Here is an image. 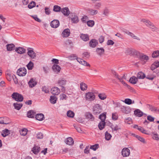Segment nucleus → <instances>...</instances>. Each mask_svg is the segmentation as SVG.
I'll return each instance as SVG.
<instances>
[{"label":"nucleus","instance_id":"f257e3e1","mask_svg":"<svg viewBox=\"0 0 159 159\" xmlns=\"http://www.w3.org/2000/svg\"><path fill=\"white\" fill-rule=\"evenodd\" d=\"M11 97L16 101L19 102H22L24 98L22 95L16 92L13 93Z\"/></svg>","mask_w":159,"mask_h":159},{"label":"nucleus","instance_id":"f03ea898","mask_svg":"<svg viewBox=\"0 0 159 159\" xmlns=\"http://www.w3.org/2000/svg\"><path fill=\"white\" fill-rule=\"evenodd\" d=\"M7 50H19L20 49L21 50H25L26 47L25 48L22 47H15L14 44L13 43L8 44L6 45Z\"/></svg>","mask_w":159,"mask_h":159},{"label":"nucleus","instance_id":"7ed1b4c3","mask_svg":"<svg viewBox=\"0 0 159 159\" xmlns=\"http://www.w3.org/2000/svg\"><path fill=\"white\" fill-rule=\"evenodd\" d=\"M102 108L100 105L97 104L95 105L93 108V112L94 114H99L101 111Z\"/></svg>","mask_w":159,"mask_h":159},{"label":"nucleus","instance_id":"20e7f679","mask_svg":"<svg viewBox=\"0 0 159 159\" xmlns=\"http://www.w3.org/2000/svg\"><path fill=\"white\" fill-rule=\"evenodd\" d=\"M85 98L87 100L92 101L95 99V96L93 93L89 92L86 94Z\"/></svg>","mask_w":159,"mask_h":159},{"label":"nucleus","instance_id":"39448f33","mask_svg":"<svg viewBox=\"0 0 159 159\" xmlns=\"http://www.w3.org/2000/svg\"><path fill=\"white\" fill-rule=\"evenodd\" d=\"M69 17L71 22L73 23L76 24L79 21L78 17L75 14L70 15Z\"/></svg>","mask_w":159,"mask_h":159},{"label":"nucleus","instance_id":"423d86ee","mask_svg":"<svg viewBox=\"0 0 159 159\" xmlns=\"http://www.w3.org/2000/svg\"><path fill=\"white\" fill-rule=\"evenodd\" d=\"M27 73V70L25 68H19L17 71V74L19 76H24Z\"/></svg>","mask_w":159,"mask_h":159},{"label":"nucleus","instance_id":"0eeeda50","mask_svg":"<svg viewBox=\"0 0 159 159\" xmlns=\"http://www.w3.org/2000/svg\"><path fill=\"white\" fill-rule=\"evenodd\" d=\"M121 153L123 157H127L130 154V151L128 148H125L122 149Z\"/></svg>","mask_w":159,"mask_h":159},{"label":"nucleus","instance_id":"6e6552de","mask_svg":"<svg viewBox=\"0 0 159 159\" xmlns=\"http://www.w3.org/2000/svg\"><path fill=\"white\" fill-rule=\"evenodd\" d=\"M123 32L127 34L128 35H129L132 38L134 39H137L138 40H140V39L137 36H135L133 33H131L129 32V31L127 30H125L123 31Z\"/></svg>","mask_w":159,"mask_h":159},{"label":"nucleus","instance_id":"1a4fd4ad","mask_svg":"<svg viewBox=\"0 0 159 159\" xmlns=\"http://www.w3.org/2000/svg\"><path fill=\"white\" fill-rule=\"evenodd\" d=\"M60 23L58 20H54L51 23L50 25L53 28H57L59 25Z\"/></svg>","mask_w":159,"mask_h":159},{"label":"nucleus","instance_id":"9d476101","mask_svg":"<svg viewBox=\"0 0 159 159\" xmlns=\"http://www.w3.org/2000/svg\"><path fill=\"white\" fill-rule=\"evenodd\" d=\"M51 92L53 95H58L60 93V90L57 87H54L52 89Z\"/></svg>","mask_w":159,"mask_h":159},{"label":"nucleus","instance_id":"9b49d317","mask_svg":"<svg viewBox=\"0 0 159 159\" xmlns=\"http://www.w3.org/2000/svg\"><path fill=\"white\" fill-rule=\"evenodd\" d=\"M70 30L68 29L64 30L61 34V35L63 37H67L70 36Z\"/></svg>","mask_w":159,"mask_h":159},{"label":"nucleus","instance_id":"f8f14e48","mask_svg":"<svg viewBox=\"0 0 159 159\" xmlns=\"http://www.w3.org/2000/svg\"><path fill=\"white\" fill-rule=\"evenodd\" d=\"M129 52V53L132 55L135 56L137 57H139L141 53L137 50H128Z\"/></svg>","mask_w":159,"mask_h":159},{"label":"nucleus","instance_id":"ddd939ff","mask_svg":"<svg viewBox=\"0 0 159 159\" xmlns=\"http://www.w3.org/2000/svg\"><path fill=\"white\" fill-rule=\"evenodd\" d=\"M61 11L64 15L66 16L69 15L70 12L69 8L67 7L62 8Z\"/></svg>","mask_w":159,"mask_h":159},{"label":"nucleus","instance_id":"4468645a","mask_svg":"<svg viewBox=\"0 0 159 159\" xmlns=\"http://www.w3.org/2000/svg\"><path fill=\"white\" fill-rule=\"evenodd\" d=\"M65 142L67 144L70 145H73L74 143L73 139L70 137L66 138Z\"/></svg>","mask_w":159,"mask_h":159},{"label":"nucleus","instance_id":"2eb2a0df","mask_svg":"<svg viewBox=\"0 0 159 159\" xmlns=\"http://www.w3.org/2000/svg\"><path fill=\"white\" fill-rule=\"evenodd\" d=\"M134 114L137 116L140 117L143 115V112L139 109H136L134 111Z\"/></svg>","mask_w":159,"mask_h":159},{"label":"nucleus","instance_id":"dca6fc26","mask_svg":"<svg viewBox=\"0 0 159 159\" xmlns=\"http://www.w3.org/2000/svg\"><path fill=\"white\" fill-rule=\"evenodd\" d=\"M40 147L39 146L34 145L32 151L35 154H37L40 151Z\"/></svg>","mask_w":159,"mask_h":159},{"label":"nucleus","instance_id":"f3484780","mask_svg":"<svg viewBox=\"0 0 159 159\" xmlns=\"http://www.w3.org/2000/svg\"><path fill=\"white\" fill-rule=\"evenodd\" d=\"M77 61L80 64L86 66H90V65L89 64L87 63V62L83 59L79 58L77 59Z\"/></svg>","mask_w":159,"mask_h":159},{"label":"nucleus","instance_id":"a211bd4d","mask_svg":"<svg viewBox=\"0 0 159 159\" xmlns=\"http://www.w3.org/2000/svg\"><path fill=\"white\" fill-rule=\"evenodd\" d=\"M98 43V40L95 39H92L91 40L89 43L90 47L92 48L95 47Z\"/></svg>","mask_w":159,"mask_h":159},{"label":"nucleus","instance_id":"6ab92c4d","mask_svg":"<svg viewBox=\"0 0 159 159\" xmlns=\"http://www.w3.org/2000/svg\"><path fill=\"white\" fill-rule=\"evenodd\" d=\"M52 69L54 72L58 73L60 72L61 68L59 66L54 64L52 66Z\"/></svg>","mask_w":159,"mask_h":159},{"label":"nucleus","instance_id":"aec40b11","mask_svg":"<svg viewBox=\"0 0 159 159\" xmlns=\"http://www.w3.org/2000/svg\"><path fill=\"white\" fill-rule=\"evenodd\" d=\"M36 112L32 110L29 111L27 113V116L29 118H34Z\"/></svg>","mask_w":159,"mask_h":159},{"label":"nucleus","instance_id":"412c9836","mask_svg":"<svg viewBox=\"0 0 159 159\" xmlns=\"http://www.w3.org/2000/svg\"><path fill=\"white\" fill-rule=\"evenodd\" d=\"M85 116L86 119L90 120L91 121H93L94 120V118L92 114L90 112H86L85 114Z\"/></svg>","mask_w":159,"mask_h":159},{"label":"nucleus","instance_id":"4be33fe9","mask_svg":"<svg viewBox=\"0 0 159 159\" xmlns=\"http://www.w3.org/2000/svg\"><path fill=\"white\" fill-rule=\"evenodd\" d=\"M138 81V78L135 76H132L129 80V82L130 83L134 84H136Z\"/></svg>","mask_w":159,"mask_h":159},{"label":"nucleus","instance_id":"5701e85b","mask_svg":"<svg viewBox=\"0 0 159 159\" xmlns=\"http://www.w3.org/2000/svg\"><path fill=\"white\" fill-rule=\"evenodd\" d=\"M138 79H144L146 77V76L144 73L142 71L139 72L137 75Z\"/></svg>","mask_w":159,"mask_h":159},{"label":"nucleus","instance_id":"b1692460","mask_svg":"<svg viewBox=\"0 0 159 159\" xmlns=\"http://www.w3.org/2000/svg\"><path fill=\"white\" fill-rule=\"evenodd\" d=\"M28 84L29 86L32 88L37 84V82L34 79L32 78L29 82Z\"/></svg>","mask_w":159,"mask_h":159},{"label":"nucleus","instance_id":"393cba45","mask_svg":"<svg viewBox=\"0 0 159 159\" xmlns=\"http://www.w3.org/2000/svg\"><path fill=\"white\" fill-rule=\"evenodd\" d=\"M80 37L84 41H87L89 40V36L87 34H81Z\"/></svg>","mask_w":159,"mask_h":159},{"label":"nucleus","instance_id":"a878e982","mask_svg":"<svg viewBox=\"0 0 159 159\" xmlns=\"http://www.w3.org/2000/svg\"><path fill=\"white\" fill-rule=\"evenodd\" d=\"M35 118L37 120L41 121L44 118V115L41 113L37 114L35 115Z\"/></svg>","mask_w":159,"mask_h":159},{"label":"nucleus","instance_id":"bb28decb","mask_svg":"<svg viewBox=\"0 0 159 159\" xmlns=\"http://www.w3.org/2000/svg\"><path fill=\"white\" fill-rule=\"evenodd\" d=\"M10 133V131L7 129L3 130L2 133V136L5 137L8 135Z\"/></svg>","mask_w":159,"mask_h":159},{"label":"nucleus","instance_id":"cd10ccee","mask_svg":"<svg viewBox=\"0 0 159 159\" xmlns=\"http://www.w3.org/2000/svg\"><path fill=\"white\" fill-rule=\"evenodd\" d=\"M142 21L148 27H149L152 24L150 21L146 19H143L142 20Z\"/></svg>","mask_w":159,"mask_h":159},{"label":"nucleus","instance_id":"c85d7f7f","mask_svg":"<svg viewBox=\"0 0 159 159\" xmlns=\"http://www.w3.org/2000/svg\"><path fill=\"white\" fill-rule=\"evenodd\" d=\"M149 27L153 31H156L159 33V29L156 27L152 23Z\"/></svg>","mask_w":159,"mask_h":159},{"label":"nucleus","instance_id":"c756f323","mask_svg":"<svg viewBox=\"0 0 159 159\" xmlns=\"http://www.w3.org/2000/svg\"><path fill=\"white\" fill-rule=\"evenodd\" d=\"M22 106L23 105L22 103H16L13 104V106H14L15 108L18 110L20 109Z\"/></svg>","mask_w":159,"mask_h":159},{"label":"nucleus","instance_id":"7c9ffc66","mask_svg":"<svg viewBox=\"0 0 159 159\" xmlns=\"http://www.w3.org/2000/svg\"><path fill=\"white\" fill-rule=\"evenodd\" d=\"M28 55L32 58H34L36 56L34 50H28Z\"/></svg>","mask_w":159,"mask_h":159},{"label":"nucleus","instance_id":"2f4dec72","mask_svg":"<svg viewBox=\"0 0 159 159\" xmlns=\"http://www.w3.org/2000/svg\"><path fill=\"white\" fill-rule=\"evenodd\" d=\"M106 113H103L100 115L99 118L101 120V121L105 122V120L106 117Z\"/></svg>","mask_w":159,"mask_h":159},{"label":"nucleus","instance_id":"473e14b6","mask_svg":"<svg viewBox=\"0 0 159 159\" xmlns=\"http://www.w3.org/2000/svg\"><path fill=\"white\" fill-rule=\"evenodd\" d=\"M87 85L83 82H82L80 84V88L82 91L85 90L87 88Z\"/></svg>","mask_w":159,"mask_h":159},{"label":"nucleus","instance_id":"72a5a7b5","mask_svg":"<svg viewBox=\"0 0 159 159\" xmlns=\"http://www.w3.org/2000/svg\"><path fill=\"white\" fill-rule=\"evenodd\" d=\"M57 100V98L54 96H51L50 99V102L53 104H55Z\"/></svg>","mask_w":159,"mask_h":159},{"label":"nucleus","instance_id":"f704fd0d","mask_svg":"<svg viewBox=\"0 0 159 159\" xmlns=\"http://www.w3.org/2000/svg\"><path fill=\"white\" fill-rule=\"evenodd\" d=\"M88 11H89L90 14L92 15H96L98 12L97 10L90 8L88 9Z\"/></svg>","mask_w":159,"mask_h":159},{"label":"nucleus","instance_id":"c9c22d12","mask_svg":"<svg viewBox=\"0 0 159 159\" xmlns=\"http://www.w3.org/2000/svg\"><path fill=\"white\" fill-rule=\"evenodd\" d=\"M66 81L65 80L61 79L58 80V83L60 86L65 85L66 84Z\"/></svg>","mask_w":159,"mask_h":159},{"label":"nucleus","instance_id":"e433bc0d","mask_svg":"<svg viewBox=\"0 0 159 159\" xmlns=\"http://www.w3.org/2000/svg\"><path fill=\"white\" fill-rule=\"evenodd\" d=\"M28 130L25 128L22 129L20 132V134L23 136H25L27 134Z\"/></svg>","mask_w":159,"mask_h":159},{"label":"nucleus","instance_id":"4c0bfd02","mask_svg":"<svg viewBox=\"0 0 159 159\" xmlns=\"http://www.w3.org/2000/svg\"><path fill=\"white\" fill-rule=\"evenodd\" d=\"M67 116L70 118H73L75 115L74 113L71 111H68L67 113Z\"/></svg>","mask_w":159,"mask_h":159},{"label":"nucleus","instance_id":"58836bf2","mask_svg":"<svg viewBox=\"0 0 159 159\" xmlns=\"http://www.w3.org/2000/svg\"><path fill=\"white\" fill-rule=\"evenodd\" d=\"M105 125V122L101 121L98 124V128L100 130H102L104 128Z\"/></svg>","mask_w":159,"mask_h":159},{"label":"nucleus","instance_id":"ea45409f","mask_svg":"<svg viewBox=\"0 0 159 159\" xmlns=\"http://www.w3.org/2000/svg\"><path fill=\"white\" fill-rule=\"evenodd\" d=\"M27 67L28 70H32L34 67L33 63L31 61H30L29 63L27 65Z\"/></svg>","mask_w":159,"mask_h":159},{"label":"nucleus","instance_id":"a19ab883","mask_svg":"<svg viewBox=\"0 0 159 159\" xmlns=\"http://www.w3.org/2000/svg\"><path fill=\"white\" fill-rule=\"evenodd\" d=\"M121 111L123 112L126 114L129 113V111L127 110V108L124 106H121Z\"/></svg>","mask_w":159,"mask_h":159},{"label":"nucleus","instance_id":"79ce46f5","mask_svg":"<svg viewBox=\"0 0 159 159\" xmlns=\"http://www.w3.org/2000/svg\"><path fill=\"white\" fill-rule=\"evenodd\" d=\"M36 4V3L35 2L32 1L28 5V7L29 9H31L35 7Z\"/></svg>","mask_w":159,"mask_h":159},{"label":"nucleus","instance_id":"37998d69","mask_svg":"<svg viewBox=\"0 0 159 159\" xmlns=\"http://www.w3.org/2000/svg\"><path fill=\"white\" fill-rule=\"evenodd\" d=\"M6 78L8 81H11L12 78L11 74L10 72H7L6 73Z\"/></svg>","mask_w":159,"mask_h":159},{"label":"nucleus","instance_id":"c03bdc74","mask_svg":"<svg viewBox=\"0 0 159 159\" xmlns=\"http://www.w3.org/2000/svg\"><path fill=\"white\" fill-rule=\"evenodd\" d=\"M61 9L60 7L57 5L54 6L53 10L55 12H58L61 11Z\"/></svg>","mask_w":159,"mask_h":159},{"label":"nucleus","instance_id":"a18cd8bd","mask_svg":"<svg viewBox=\"0 0 159 159\" xmlns=\"http://www.w3.org/2000/svg\"><path fill=\"white\" fill-rule=\"evenodd\" d=\"M111 135L106 131L105 133V138L106 140H109L111 139Z\"/></svg>","mask_w":159,"mask_h":159},{"label":"nucleus","instance_id":"49530a36","mask_svg":"<svg viewBox=\"0 0 159 159\" xmlns=\"http://www.w3.org/2000/svg\"><path fill=\"white\" fill-rule=\"evenodd\" d=\"M121 101L128 105L132 104L131 99L129 98H126L124 100H121Z\"/></svg>","mask_w":159,"mask_h":159},{"label":"nucleus","instance_id":"de8ad7c7","mask_svg":"<svg viewBox=\"0 0 159 159\" xmlns=\"http://www.w3.org/2000/svg\"><path fill=\"white\" fill-rule=\"evenodd\" d=\"M138 130H139L143 133L146 134H149L147 133V131L146 130L144 129L143 127H139V128H138Z\"/></svg>","mask_w":159,"mask_h":159},{"label":"nucleus","instance_id":"09e8293b","mask_svg":"<svg viewBox=\"0 0 159 159\" xmlns=\"http://www.w3.org/2000/svg\"><path fill=\"white\" fill-rule=\"evenodd\" d=\"M139 57H140L141 60H148L149 59L148 57V56L142 54H141Z\"/></svg>","mask_w":159,"mask_h":159},{"label":"nucleus","instance_id":"8fccbe9b","mask_svg":"<svg viewBox=\"0 0 159 159\" xmlns=\"http://www.w3.org/2000/svg\"><path fill=\"white\" fill-rule=\"evenodd\" d=\"M159 55V50L154 51L152 54V57L156 58Z\"/></svg>","mask_w":159,"mask_h":159},{"label":"nucleus","instance_id":"3c124183","mask_svg":"<svg viewBox=\"0 0 159 159\" xmlns=\"http://www.w3.org/2000/svg\"><path fill=\"white\" fill-rule=\"evenodd\" d=\"M94 24V22L92 20H90L87 22V25L90 27H93Z\"/></svg>","mask_w":159,"mask_h":159},{"label":"nucleus","instance_id":"603ef678","mask_svg":"<svg viewBox=\"0 0 159 159\" xmlns=\"http://www.w3.org/2000/svg\"><path fill=\"white\" fill-rule=\"evenodd\" d=\"M99 145L98 144H96L94 145L90 146V148L93 150L94 151H95L98 148Z\"/></svg>","mask_w":159,"mask_h":159},{"label":"nucleus","instance_id":"864d4df0","mask_svg":"<svg viewBox=\"0 0 159 159\" xmlns=\"http://www.w3.org/2000/svg\"><path fill=\"white\" fill-rule=\"evenodd\" d=\"M68 57L69 59H70L71 60H73L76 59L77 60V59L78 58L77 57V56L75 54H72L69 56Z\"/></svg>","mask_w":159,"mask_h":159},{"label":"nucleus","instance_id":"5fc2aeb1","mask_svg":"<svg viewBox=\"0 0 159 159\" xmlns=\"http://www.w3.org/2000/svg\"><path fill=\"white\" fill-rule=\"evenodd\" d=\"M90 56V53L87 52H85L83 53V57L84 58H89Z\"/></svg>","mask_w":159,"mask_h":159},{"label":"nucleus","instance_id":"6e6d98bb","mask_svg":"<svg viewBox=\"0 0 159 159\" xmlns=\"http://www.w3.org/2000/svg\"><path fill=\"white\" fill-rule=\"evenodd\" d=\"M148 105L149 106V108L150 110L152 111L156 112L157 108L156 107L151 105L149 104H148Z\"/></svg>","mask_w":159,"mask_h":159},{"label":"nucleus","instance_id":"4d7b16f0","mask_svg":"<svg viewBox=\"0 0 159 159\" xmlns=\"http://www.w3.org/2000/svg\"><path fill=\"white\" fill-rule=\"evenodd\" d=\"M152 136L153 139L157 140H159V137L157 134L152 133Z\"/></svg>","mask_w":159,"mask_h":159},{"label":"nucleus","instance_id":"13d9d810","mask_svg":"<svg viewBox=\"0 0 159 159\" xmlns=\"http://www.w3.org/2000/svg\"><path fill=\"white\" fill-rule=\"evenodd\" d=\"M98 97L101 99L102 100H104L107 98L106 96L104 94H98Z\"/></svg>","mask_w":159,"mask_h":159},{"label":"nucleus","instance_id":"bf43d9fd","mask_svg":"<svg viewBox=\"0 0 159 159\" xmlns=\"http://www.w3.org/2000/svg\"><path fill=\"white\" fill-rule=\"evenodd\" d=\"M111 128L113 130L116 131L120 129V128L118 125H116L115 126L113 125H112L111 126Z\"/></svg>","mask_w":159,"mask_h":159},{"label":"nucleus","instance_id":"052dcab7","mask_svg":"<svg viewBox=\"0 0 159 159\" xmlns=\"http://www.w3.org/2000/svg\"><path fill=\"white\" fill-rule=\"evenodd\" d=\"M66 95L64 93L61 94L60 96V98L61 100H66Z\"/></svg>","mask_w":159,"mask_h":159},{"label":"nucleus","instance_id":"680f3d73","mask_svg":"<svg viewBox=\"0 0 159 159\" xmlns=\"http://www.w3.org/2000/svg\"><path fill=\"white\" fill-rule=\"evenodd\" d=\"M4 119L3 120H4L3 121V123L4 124H7L9 123L10 122V121L9 120V119L7 117H4Z\"/></svg>","mask_w":159,"mask_h":159},{"label":"nucleus","instance_id":"e2e57ef3","mask_svg":"<svg viewBox=\"0 0 159 159\" xmlns=\"http://www.w3.org/2000/svg\"><path fill=\"white\" fill-rule=\"evenodd\" d=\"M88 16H84L81 18V20L84 23H85L87 22V20H88Z\"/></svg>","mask_w":159,"mask_h":159},{"label":"nucleus","instance_id":"0e129e2a","mask_svg":"<svg viewBox=\"0 0 159 159\" xmlns=\"http://www.w3.org/2000/svg\"><path fill=\"white\" fill-rule=\"evenodd\" d=\"M65 43L66 45H70V46H72L73 45V43L72 41L69 39H68L66 41Z\"/></svg>","mask_w":159,"mask_h":159},{"label":"nucleus","instance_id":"69168bd1","mask_svg":"<svg viewBox=\"0 0 159 159\" xmlns=\"http://www.w3.org/2000/svg\"><path fill=\"white\" fill-rule=\"evenodd\" d=\"M105 37L104 36L101 35L100 36L98 39V40L100 43H102L104 41Z\"/></svg>","mask_w":159,"mask_h":159},{"label":"nucleus","instance_id":"338daca9","mask_svg":"<svg viewBox=\"0 0 159 159\" xmlns=\"http://www.w3.org/2000/svg\"><path fill=\"white\" fill-rule=\"evenodd\" d=\"M118 116L116 113H113L112 114V118L113 120H116L118 119Z\"/></svg>","mask_w":159,"mask_h":159},{"label":"nucleus","instance_id":"774afa93","mask_svg":"<svg viewBox=\"0 0 159 159\" xmlns=\"http://www.w3.org/2000/svg\"><path fill=\"white\" fill-rule=\"evenodd\" d=\"M42 90L45 93H47L49 92V90L48 88L46 86H44L42 88Z\"/></svg>","mask_w":159,"mask_h":159}]
</instances>
